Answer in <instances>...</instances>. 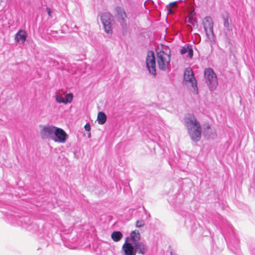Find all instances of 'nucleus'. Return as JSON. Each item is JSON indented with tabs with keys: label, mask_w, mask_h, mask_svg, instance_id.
Segmentation results:
<instances>
[{
	"label": "nucleus",
	"mask_w": 255,
	"mask_h": 255,
	"mask_svg": "<svg viewBox=\"0 0 255 255\" xmlns=\"http://www.w3.org/2000/svg\"><path fill=\"white\" fill-rule=\"evenodd\" d=\"M184 123L191 139L194 142L200 140L201 127L194 116L192 114L186 115L184 118Z\"/></svg>",
	"instance_id": "1"
},
{
	"label": "nucleus",
	"mask_w": 255,
	"mask_h": 255,
	"mask_svg": "<svg viewBox=\"0 0 255 255\" xmlns=\"http://www.w3.org/2000/svg\"><path fill=\"white\" fill-rule=\"evenodd\" d=\"M148 247L144 243H130L125 241L122 249L123 255H136V253L145 255L148 251Z\"/></svg>",
	"instance_id": "2"
},
{
	"label": "nucleus",
	"mask_w": 255,
	"mask_h": 255,
	"mask_svg": "<svg viewBox=\"0 0 255 255\" xmlns=\"http://www.w3.org/2000/svg\"><path fill=\"white\" fill-rule=\"evenodd\" d=\"M184 82L186 86L190 87V90L194 94H198L197 81L193 71L190 68H186L184 72Z\"/></svg>",
	"instance_id": "3"
},
{
	"label": "nucleus",
	"mask_w": 255,
	"mask_h": 255,
	"mask_svg": "<svg viewBox=\"0 0 255 255\" xmlns=\"http://www.w3.org/2000/svg\"><path fill=\"white\" fill-rule=\"evenodd\" d=\"M157 62L160 70L165 71L168 68L170 62V55L163 50H156Z\"/></svg>",
	"instance_id": "4"
},
{
	"label": "nucleus",
	"mask_w": 255,
	"mask_h": 255,
	"mask_svg": "<svg viewBox=\"0 0 255 255\" xmlns=\"http://www.w3.org/2000/svg\"><path fill=\"white\" fill-rule=\"evenodd\" d=\"M204 77L210 90L211 91L215 90L218 85V80L216 74L213 70L210 68L206 69L204 71Z\"/></svg>",
	"instance_id": "5"
},
{
	"label": "nucleus",
	"mask_w": 255,
	"mask_h": 255,
	"mask_svg": "<svg viewBox=\"0 0 255 255\" xmlns=\"http://www.w3.org/2000/svg\"><path fill=\"white\" fill-rule=\"evenodd\" d=\"M202 24L207 38L210 41H214V23L212 18L210 16L205 17L203 20Z\"/></svg>",
	"instance_id": "6"
},
{
	"label": "nucleus",
	"mask_w": 255,
	"mask_h": 255,
	"mask_svg": "<svg viewBox=\"0 0 255 255\" xmlns=\"http://www.w3.org/2000/svg\"><path fill=\"white\" fill-rule=\"evenodd\" d=\"M116 17L118 21L120 23L122 27V33L124 35L127 32V14L124 9L121 6H117L115 8Z\"/></svg>",
	"instance_id": "7"
},
{
	"label": "nucleus",
	"mask_w": 255,
	"mask_h": 255,
	"mask_svg": "<svg viewBox=\"0 0 255 255\" xmlns=\"http://www.w3.org/2000/svg\"><path fill=\"white\" fill-rule=\"evenodd\" d=\"M146 65L149 73L155 76L156 75V63L154 52L149 51L146 59Z\"/></svg>",
	"instance_id": "8"
},
{
	"label": "nucleus",
	"mask_w": 255,
	"mask_h": 255,
	"mask_svg": "<svg viewBox=\"0 0 255 255\" xmlns=\"http://www.w3.org/2000/svg\"><path fill=\"white\" fill-rule=\"evenodd\" d=\"M40 135L42 139L52 140L56 127L52 125L40 126Z\"/></svg>",
	"instance_id": "9"
},
{
	"label": "nucleus",
	"mask_w": 255,
	"mask_h": 255,
	"mask_svg": "<svg viewBox=\"0 0 255 255\" xmlns=\"http://www.w3.org/2000/svg\"><path fill=\"white\" fill-rule=\"evenodd\" d=\"M67 138L68 134L63 129L56 127L52 140L56 142L64 143Z\"/></svg>",
	"instance_id": "10"
},
{
	"label": "nucleus",
	"mask_w": 255,
	"mask_h": 255,
	"mask_svg": "<svg viewBox=\"0 0 255 255\" xmlns=\"http://www.w3.org/2000/svg\"><path fill=\"white\" fill-rule=\"evenodd\" d=\"M101 20L103 25L105 31L107 33H111L112 32V19L111 15L109 12H104L101 15Z\"/></svg>",
	"instance_id": "11"
},
{
	"label": "nucleus",
	"mask_w": 255,
	"mask_h": 255,
	"mask_svg": "<svg viewBox=\"0 0 255 255\" xmlns=\"http://www.w3.org/2000/svg\"><path fill=\"white\" fill-rule=\"evenodd\" d=\"M203 134L207 139H214L217 136L216 130L213 127L207 124L204 125Z\"/></svg>",
	"instance_id": "12"
},
{
	"label": "nucleus",
	"mask_w": 255,
	"mask_h": 255,
	"mask_svg": "<svg viewBox=\"0 0 255 255\" xmlns=\"http://www.w3.org/2000/svg\"><path fill=\"white\" fill-rule=\"evenodd\" d=\"M140 235L138 230H134L131 232L130 236L126 239V241H128L130 243L135 244L136 243H143L140 241Z\"/></svg>",
	"instance_id": "13"
},
{
	"label": "nucleus",
	"mask_w": 255,
	"mask_h": 255,
	"mask_svg": "<svg viewBox=\"0 0 255 255\" xmlns=\"http://www.w3.org/2000/svg\"><path fill=\"white\" fill-rule=\"evenodd\" d=\"M27 37L26 32L23 30H19L15 34V39L16 42L24 43Z\"/></svg>",
	"instance_id": "14"
},
{
	"label": "nucleus",
	"mask_w": 255,
	"mask_h": 255,
	"mask_svg": "<svg viewBox=\"0 0 255 255\" xmlns=\"http://www.w3.org/2000/svg\"><path fill=\"white\" fill-rule=\"evenodd\" d=\"M18 224L23 228H26L30 225V220L28 217H23L19 218Z\"/></svg>",
	"instance_id": "15"
},
{
	"label": "nucleus",
	"mask_w": 255,
	"mask_h": 255,
	"mask_svg": "<svg viewBox=\"0 0 255 255\" xmlns=\"http://www.w3.org/2000/svg\"><path fill=\"white\" fill-rule=\"evenodd\" d=\"M107 116L103 112H99L98 114L97 117V121L98 124L100 125L104 124L107 121Z\"/></svg>",
	"instance_id": "16"
},
{
	"label": "nucleus",
	"mask_w": 255,
	"mask_h": 255,
	"mask_svg": "<svg viewBox=\"0 0 255 255\" xmlns=\"http://www.w3.org/2000/svg\"><path fill=\"white\" fill-rule=\"evenodd\" d=\"M122 237L123 234L120 231H114L111 235V238L115 242H119Z\"/></svg>",
	"instance_id": "17"
},
{
	"label": "nucleus",
	"mask_w": 255,
	"mask_h": 255,
	"mask_svg": "<svg viewBox=\"0 0 255 255\" xmlns=\"http://www.w3.org/2000/svg\"><path fill=\"white\" fill-rule=\"evenodd\" d=\"M224 20V26L226 30H230V24L229 22V15L228 14H224L222 16Z\"/></svg>",
	"instance_id": "18"
},
{
	"label": "nucleus",
	"mask_w": 255,
	"mask_h": 255,
	"mask_svg": "<svg viewBox=\"0 0 255 255\" xmlns=\"http://www.w3.org/2000/svg\"><path fill=\"white\" fill-rule=\"evenodd\" d=\"M177 6V2L174 1L170 2L168 5L167 6V10L168 11V13L170 14H172L173 13V11L172 9Z\"/></svg>",
	"instance_id": "19"
},
{
	"label": "nucleus",
	"mask_w": 255,
	"mask_h": 255,
	"mask_svg": "<svg viewBox=\"0 0 255 255\" xmlns=\"http://www.w3.org/2000/svg\"><path fill=\"white\" fill-rule=\"evenodd\" d=\"M73 96L72 93L67 94L66 95L65 99H64L66 104L68 103H71L73 100Z\"/></svg>",
	"instance_id": "20"
},
{
	"label": "nucleus",
	"mask_w": 255,
	"mask_h": 255,
	"mask_svg": "<svg viewBox=\"0 0 255 255\" xmlns=\"http://www.w3.org/2000/svg\"><path fill=\"white\" fill-rule=\"evenodd\" d=\"M56 101L58 103H64L66 104V102H65L64 99L60 95H57L55 97Z\"/></svg>",
	"instance_id": "21"
},
{
	"label": "nucleus",
	"mask_w": 255,
	"mask_h": 255,
	"mask_svg": "<svg viewBox=\"0 0 255 255\" xmlns=\"http://www.w3.org/2000/svg\"><path fill=\"white\" fill-rule=\"evenodd\" d=\"M187 48H188L187 50V52L189 57L190 58H192L193 56V50L192 45L190 44H187Z\"/></svg>",
	"instance_id": "22"
},
{
	"label": "nucleus",
	"mask_w": 255,
	"mask_h": 255,
	"mask_svg": "<svg viewBox=\"0 0 255 255\" xmlns=\"http://www.w3.org/2000/svg\"><path fill=\"white\" fill-rule=\"evenodd\" d=\"M144 224L143 220H137L136 222L135 226L136 228H141L143 227Z\"/></svg>",
	"instance_id": "23"
},
{
	"label": "nucleus",
	"mask_w": 255,
	"mask_h": 255,
	"mask_svg": "<svg viewBox=\"0 0 255 255\" xmlns=\"http://www.w3.org/2000/svg\"><path fill=\"white\" fill-rule=\"evenodd\" d=\"M187 44L183 47L180 50V53L181 54H184L187 52Z\"/></svg>",
	"instance_id": "24"
},
{
	"label": "nucleus",
	"mask_w": 255,
	"mask_h": 255,
	"mask_svg": "<svg viewBox=\"0 0 255 255\" xmlns=\"http://www.w3.org/2000/svg\"><path fill=\"white\" fill-rule=\"evenodd\" d=\"M85 129L87 131H89L91 130V125L89 123H87L85 127H84Z\"/></svg>",
	"instance_id": "25"
},
{
	"label": "nucleus",
	"mask_w": 255,
	"mask_h": 255,
	"mask_svg": "<svg viewBox=\"0 0 255 255\" xmlns=\"http://www.w3.org/2000/svg\"><path fill=\"white\" fill-rule=\"evenodd\" d=\"M46 10L48 15L50 16L51 15V9L47 7L46 9Z\"/></svg>",
	"instance_id": "26"
},
{
	"label": "nucleus",
	"mask_w": 255,
	"mask_h": 255,
	"mask_svg": "<svg viewBox=\"0 0 255 255\" xmlns=\"http://www.w3.org/2000/svg\"><path fill=\"white\" fill-rule=\"evenodd\" d=\"M193 19L191 18H189V22L191 23V24H193Z\"/></svg>",
	"instance_id": "27"
},
{
	"label": "nucleus",
	"mask_w": 255,
	"mask_h": 255,
	"mask_svg": "<svg viewBox=\"0 0 255 255\" xmlns=\"http://www.w3.org/2000/svg\"><path fill=\"white\" fill-rule=\"evenodd\" d=\"M90 135H91V133H90L89 134V137H90Z\"/></svg>",
	"instance_id": "28"
},
{
	"label": "nucleus",
	"mask_w": 255,
	"mask_h": 255,
	"mask_svg": "<svg viewBox=\"0 0 255 255\" xmlns=\"http://www.w3.org/2000/svg\"><path fill=\"white\" fill-rule=\"evenodd\" d=\"M190 27L191 30H192V27L191 26H190Z\"/></svg>",
	"instance_id": "29"
}]
</instances>
